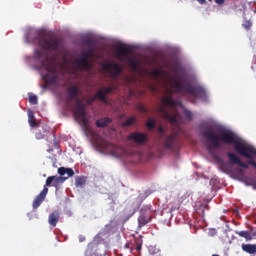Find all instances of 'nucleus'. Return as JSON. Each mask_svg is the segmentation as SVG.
<instances>
[{"label": "nucleus", "instance_id": "11", "mask_svg": "<svg viewBox=\"0 0 256 256\" xmlns=\"http://www.w3.org/2000/svg\"><path fill=\"white\" fill-rule=\"evenodd\" d=\"M227 157L232 165H238V167H241L242 169H249V166L242 162L241 158L234 153L228 152Z\"/></svg>", "mask_w": 256, "mask_h": 256}, {"label": "nucleus", "instance_id": "10", "mask_svg": "<svg viewBox=\"0 0 256 256\" xmlns=\"http://www.w3.org/2000/svg\"><path fill=\"white\" fill-rule=\"evenodd\" d=\"M104 69L109 71L112 77H119V75H121V73L123 72V69L121 68V66L115 63L105 64Z\"/></svg>", "mask_w": 256, "mask_h": 256}, {"label": "nucleus", "instance_id": "43", "mask_svg": "<svg viewBox=\"0 0 256 256\" xmlns=\"http://www.w3.org/2000/svg\"><path fill=\"white\" fill-rule=\"evenodd\" d=\"M142 111H144V113H147V109H145V107H142Z\"/></svg>", "mask_w": 256, "mask_h": 256}, {"label": "nucleus", "instance_id": "27", "mask_svg": "<svg viewBox=\"0 0 256 256\" xmlns=\"http://www.w3.org/2000/svg\"><path fill=\"white\" fill-rule=\"evenodd\" d=\"M242 26L244 27V29H246V31H249V29L253 27V22H251V20H245Z\"/></svg>", "mask_w": 256, "mask_h": 256}, {"label": "nucleus", "instance_id": "14", "mask_svg": "<svg viewBox=\"0 0 256 256\" xmlns=\"http://www.w3.org/2000/svg\"><path fill=\"white\" fill-rule=\"evenodd\" d=\"M175 141H177V135L171 134L170 136L166 137L164 140V148L165 149H173V145H175Z\"/></svg>", "mask_w": 256, "mask_h": 256}, {"label": "nucleus", "instance_id": "22", "mask_svg": "<svg viewBox=\"0 0 256 256\" xmlns=\"http://www.w3.org/2000/svg\"><path fill=\"white\" fill-rule=\"evenodd\" d=\"M95 99H100V101H102L103 103H107V95L103 91V88L97 91Z\"/></svg>", "mask_w": 256, "mask_h": 256}, {"label": "nucleus", "instance_id": "2", "mask_svg": "<svg viewBox=\"0 0 256 256\" xmlns=\"http://www.w3.org/2000/svg\"><path fill=\"white\" fill-rule=\"evenodd\" d=\"M34 43L42 49L35 50L34 54L36 59H43L41 61V69H45L47 75L55 73V62L49 59V55L45 51H57V49L61 47V40L45 32H39L37 36L34 37Z\"/></svg>", "mask_w": 256, "mask_h": 256}, {"label": "nucleus", "instance_id": "21", "mask_svg": "<svg viewBox=\"0 0 256 256\" xmlns=\"http://www.w3.org/2000/svg\"><path fill=\"white\" fill-rule=\"evenodd\" d=\"M111 123V118H101L96 121V127H107Z\"/></svg>", "mask_w": 256, "mask_h": 256}, {"label": "nucleus", "instance_id": "18", "mask_svg": "<svg viewBox=\"0 0 256 256\" xmlns=\"http://www.w3.org/2000/svg\"><path fill=\"white\" fill-rule=\"evenodd\" d=\"M235 234L239 237H243V239H245L246 241H253V236L248 231H236Z\"/></svg>", "mask_w": 256, "mask_h": 256}, {"label": "nucleus", "instance_id": "6", "mask_svg": "<svg viewBox=\"0 0 256 256\" xmlns=\"http://www.w3.org/2000/svg\"><path fill=\"white\" fill-rule=\"evenodd\" d=\"M67 181V178L62 177V176H49L46 179V183L44 187H55L56 189H59L60 185H63Z\"/></svg>", "mask_w": 256, "mask_h": 256}, {"label": "nucleus", "instance_id": "40", "mask_svg": "<svg viewBox=\"0 0 256 256\" xmlns=\"http://www.w3.org/2000/svg\"><path fill=\"white\" fill-rule=\"evenodd\" d=\"M158 131H159V133H164V132H165V130L163 129V126H160V127L158 128Z\"/></svg>", "mask_w": 256, "mask_h": 256}, {"label": "nucleus", "instance_id": "42", "mask_svg": "<svg viewBox=\"0 0 256 256\" xmlns=\"http://www.w3.org/2000/svg\"><path fill=\"white\" fill-rule=\"evenodd\" d=\"M239 11H245V5L244 4L241 5V8L239 9Z\"/></svg>", "mask_w": 256, "mask_h": 256}, {"label": "nucleus", "instance_id": "28", "mask_svg": "<svg viewBox=\"0 0 256 256\" xmlns=\"http://www.w3.org/2000/svg\"><path fill=\"white\" fill-rule=\"evenodd\" d=\"M133 123H135V117L132 116L124 122V127H131Z\"/></svg>", "mask_w": 256, "mask_h": 256}, {"label": "nucleus", "instance_id": "5", "mask_svg": "<svg viewBox=\"0 0 256 256\" xmlns=\"http://www.w3.org/2000/svg\"><path fill=\"white\" fill-rule=\"evenodd\" d=\"M74 114L78 119H81L84 125H87L88 120L86 118L87 112L85 111V104L81 100H77L74 108Z\"/></svg>", "mask_w": 256, "mask_h": 256}, {"label": "nucleus", "instance_id": "24", "mask_svg": "<svg viewBox=\"0 0 256 256\" xmlns=\"http://www.w3.org/2000/svg\"><path fill=\"white\" fill-rule=\"evenodd\" d=\"M87 183V177L85 176H78L75 179V185L76 187H83Z\"/></svg>", "mask_w": 256, "mask_h": 256}, {"label": "nucleus", "instance_id": "33", "mask_svg": "<svg viewBox=\"0 0 256 256\" xmlns=\"http://www.w3.org/2000/svg\"><path fill=\"white\" fill-rule=\"evenodd\" d=\"M130 65H131V67H132V69L134 70V71H137V69H138V64H137V61L135 60V59H131L130 60Z\"/></svg>", "mask_w": 256, "mask_h": 256}, {"label": "nucleus", "instance_id": "41", "mask_svg": "<svg viewBox=\"0 0 256 256\" xmlns=\"http://www.w3.org/2000/svg\"><path fill=\"white\" fill-rule=\"evenodd\" d=\"M136 251H141V244H138V245L136 246Z\"/></svg>", "mask_w": 256, "mask_h": 256}, {"label": "nucleus", "instance_id": "3", "mask_svg": "<svg viewBox=\"0 0 256 256\" xmlns=\"http://www.w3.org/2000/svg\"><path fill=\"white\" fill-rule=\"evenodd\" d=\"M172 89L180 95H191L195 99H201V101H207V91L201 86H193L191 82L187 80H181V76L175 70V76L169 79Z\"/></svg>", "mask_w": 256, "mask_h": 256}, {"label": "nucleus", "instance_id": "30", "mask_svg": "<svg viewBox=\"0 0 256 256\" xmlns=\"http://www.w3.org/2000/svg\"><path fill=\"white\" fill-rule=\"evenodd\" d=\"M102 90L105 92V95H108V93H113V91H115V87H103Z\"/></svg>", "mask_w": 256, "mask_h": 256}, {"label": "nucleus", "instance_id": "36", "mask_svg": "<svg viewBox=\"0 0 256 256\" xmlns=\"http://www.w3.org/2000/svg\"><path fill=\"white\" fill-rule=\"evenodd\" d=\"M36 139H43V134L41 132H37Z\"/></svg>", "mask_w": 256, "mask_h": 256}, {"label": "nucleus", "instance_id": "9", "mask_svg": "<svg viewBox=\"0 0 256 256\" xmlns=\"http://www.w3.org/2000/svg\"><path fill=\"white\" fill-rule=\"evenodd\" d=\"M117 51V57H119V59H121V61H125V58L127 57V55L133 53V46H118L116 48Z\"/></svg>", "mask_w": 256, "mask_h": 256}, {"label": "nucleus", "instance_id": "32", "mask_svg": "<svg viewBox=\"0 0 256 256\" xmlns=\"http://www.w3.org/2000/svg\"><path fill=\"white\" fill-rule=\"evenodd\" d=\"M184 115H185L186 119H189V121H191V119H193V112H191L190 110H185Z\"/></svg>", "mask_w": 256, "mask_h": 256}, {"label": "nucleus", "instance_id": "20", "mask_svg": "<svg viewBox=\"0 0 256 256\" xmlns=\"http://www.w3.org/2000/svg\"><path fill=\"white\" fill-rule=\"evenodd\" d=\"M150 222H151V217L149 216L141 215L138 217L139 227H145V225H147V223H150Z\"/></svg>", "mask_w": 256, "mask_h": 256}, {"label": "nucleus", "instance_id": "13", "mask_svg": "<svg viewBox=\"0 0 256 256\" xmlns=\"http://www.w3.org/2000/svg\"><path fill=\"white\" fill-rule=\"evenodd\" d=\"M67 95H68V101H73L76 99V104L77 100L79 101V87L77 86H71L70 88L67 89Z\"/></svg>", "mask_w": 256, "mask_h": 256}, {"label": "nucleus", "instance_id": "39", "mask_svg": "<svg viewBox=\"0 0 256 256\" xmlns=\"http://www.w3.org/2000/svg\"><path fill=\"white\" fill-rule=\"evenodd\" d=\"M233 11H234V13L237 15V13H239V10L237 9V6H234L233 8Z\"/></svg>", "mask_w": 256, "mask_h": 256}, {"label": "nucleus", "instance_id": "46", "mask_svg": "<svg viewBox=\"0 0 256 256\" xmlns=\"http://www.w3.org/2000/svg\"><path fill=\"white\" fill-rule=\"evenodd\" d=\"M208 1H210V3H211L213 0H208Z\"/></svg>", "mask_w": 256, "mask_h": 256}, {"label": "nucleus", "instance_id": "15", "mask_svg": "<svg viewBox=\"0 0 256 256\" xmlns=\"http://www.w3.org/2000/svg\"><path fill=\"white\" fill-rule=\"evenodd\" d=\"M76 64L78 67H82V69H86L87 71L91 69V63H89V60L83 56L77 59Z\"/></svg>", "mask_w": 256, "mask_h": 256}, {"label": "nucleus", "instance_id": "44", "mask_svg": "<svg viewBox=\"0 0 256 256\" xmlns=\"http://www.w3.org/2000/svg\"><path fill=\"white\" fill-rule=\"evenodd\" d=\"M252 235H253V237H256V232H253Z\"/></svg>", "mask_w": 256, "mask_h": 256}, {"label": "nucleus", "instance_id": "16", "mask_svg": "<svg viewBox=\"0 0 256 256\" xmlns=\"http://www.w3.org/2000/svg\"><path fill=\"white\" fill-rule=\"evenodd\" d=\"M242 251L249 255H256V244H242Z\"/></svg>", "mask_w": 256, "mask_h": 256}, {"label": "nucleus", "instance_id": "1", "mask_svg": "<svg viewBox=\"0 0 256 256\" xmlns=\"http://www.w3.org/2000/svg\"><path fill=\"white\" fill-rule=\"evenodd\" d=\"M220 136L215 134L213 130H206L203 132V136L210 143L207 146L209 153H212L213 149H219L221 142L226 145H234L236 153L250 159L247 161L248 165H251L256 169V162L253 160V156L256 157V149L251 145H245L239 140V138L231 130H220Z\"/></svg>", "mask_w": 256, "mask_h": 256}, {"label": "nucleus", "instance_id": "4", "mask_svg": "<svg viewBox=\"0 0 256 256\" xmlns=\"http://www.w3.org/2000/svg\"><path fill=\"white\" fill-rule=\"evenodd\" d=\"M181 102L173 99V91L170 90V94L168 96H164L161 99V104L158 107V113L169 123L172 125H177L179 123V112L175 107L180 106Z\"/></svg>", "mask_w": 256, "mask_h": 256}, {"label": "nucleus", "instance_id": "8", "mask_svg": "<svg viewBox=\"0 0 256 256\" xmlns=\"http://www.w3.org/2000/svg\"><path fill=\"white\" fill-rule=\"evenodd\" d=\"M47 193H49V188L44 186L43 190L40 192L38 196L33 201L32 207L33 209H39L41 207V203L45 201V197H47Z\"/></svg>", "mask_w": 256, "mask_h": 256}, {"label": "nucleus", "instance_id": "26", "mask_svg": "<svg viewBox=\"0 0 256 256\" xmlns=\"http://www.w3.org/2000/svg\"><path fill=\"white\" fill-rule=\"evenodd\" d=\"M155 125H157V120L155 118H149L146 122V127L150 130L155 129Z\"/></svg>", "mask_w": 256, "mask_h": 256}, {"label": "nucleus", "instance_id": "12", "mask_svg": "<svg viewBox=\"0 0 256 256\" xmlns=\"http://www.w3.org/2000/svg\"><path fill=\"white\" fill-rule=\"evenodd\" d=\"M60 217L61 212H59V210H54L48 217L49 225H51V227H57Z\"/></svg>", "mask_w": 256, "mask_h": 256}, {"label": "nucleus", "instance_id": "7", "mask_svg": "<svg viewBox=\"0 0 256 256\" xmlns=\"http://www.w3.org/2000/svg\"><path fill=\"white\" fill-rule=\"evenodd\" d=\"M128 139H131L138 145H143V143H147L149 141V138L147 137V134H143L141 132H133L128 136Z\"/></svg>", "mask_w": 256, "mask_h": 256}, {"label": "nucleus", "instance_id": "19", "mask_svg": "<svg viewBox=\"0 0 256 256\" xmlns=\"http://www.w3.org/2000/svg\"><path fill=\"white\" fill-rule=\"evenodd\" d=\"M28 123L30 127H37V118H35V114L33 111H28Z\"/></svg>", "mask_w": 256, "mask_h": 256}, {"label": "nucleus", "instance_id": "25", "mask_svg": "<svg viewBox=\"0 0 256 256\" xmlns=\"http://www.w3.org/2000/svg\"><path fill=\"white\" fill-rule=\"evenodd\" d=\"M95 55V48H89L88 50L82 52V57L88 59V61Z\"/></svg>", "mask_w": 256, "mask_h": 256}, {"label": "nucleus", "instance_id": "38", "mask_svg": "<svg viewBox=\"0 0 256 256\" xmlns=\"http://www.w3.org/2000/svg\"><path fill=\"white\" fill-rule=\"evenodd\" d=\"M200 5H205L206 0H197Z\"/></svg>", "mask_w": 256, "mask_h": 256}, {"label": "nucleus", "instance_id": "37", "mask_svg": "<svg viewBox=\"0 0 256 256\" xmlns=\"http://www.w3.org/2000/svg\"><path fill=\"white\" fill-rule=\"evenodd\" d=\"M84 241H85V236L80 235V236H79V242H80V243H83Z\"/></svg>", "mask_w": 256, "mask_h": 256}, {"label": "nucleus", "instance_id": "23", "mask_svg": "<svg viewBox=\"0 0 256 256\" xmlns=\"http://www.w3.org/2000/svg\"><path fill=\"white\" fill-rule=\"evenodd\" d=\"M151 75L154 79H161V77L163 75H165V72L161 69H158V68H154L152 71H151Z\"/></svg>", "mask_w": 256, "mask_h": 256}, {"label": "nucleus", "instance_id": "45", "mask_svg": "<svg viewBox=\"0 0 256 256\" xmlns=\"http://www.w3.org/2000/svg\"><path fill=\"white\" fill-rule=\"evenodd\" d=\"M126 247H129V244H126Z\"/></svg>", "mask_w": 256, "mask_h": 256}, {"label": "nucleus", "instance_id": "31", "mask_svg": "<svg viewBox=\"0 0 256 256\" xmlns=\"http://www.w3.org/2000/svg\"><path fill=\"white\" fill-rule=\"evenodd\" d=\"M29 103L31 105H37L38 103V99H37V96L36 95H32L29 97Z\"/></svg>", "mask_w": 256, "mask_h": 256}, {"label": "nucleus", "instance_id": "35", "mask_svg": "<svg viewBox=\"0 0 256 256\" xmlns=\"http://www.w3.org/2000/svg\"><path fill=\"white\" fill-rule=\"evenodd\" d=\"M214 2L216 3V5H224L225 4V0H214Z\"/></svg>", "mask_w": 256, "mask_h": 256}, {"label": "nucleus", "instance_id": "29", "mask_svg": "<svg viewBox=\"0 0 256 256\" xmlns=\"http://www.w3.org/2000/svg\"><path fill=\"white\" fill-rule=\"evenodd\" d=\"M85 45H88L89 49H95V40L88 39L85 41Z\"/></svg>", "mask_w": 256, "mask_h": 256}, {"label": "nucleus", "instance_id": "17", "mask_svg": "<svg viewBox=\"0 0 256 256\" xmlns=\"http://www.w3.org/2000/svg\"><path fill=\"white\" fill-rule=\"evenodd\" d=\"M58 173L61 175V177H63V175H68V177H73V175H75V171H73V168H65V167L58 168ZM68 177H66V179Z\"/></svg>", "mask_w": 256, "mask_h": 256}, {"label": "nucleus", "instance_id": "34", "mask_svg": "<svg viewBox=\"0 0 256 256\" xmlns=\"http://www.w3.org/2000/svg\"><path fill=\"white\" fill-rule=\"evenodd\" d=\"M95 99V97L88 98L86 101L87 105H93V103H95Z\"/></svg>", "mask_w": 256, "mask_h": 256}]
</instances>
